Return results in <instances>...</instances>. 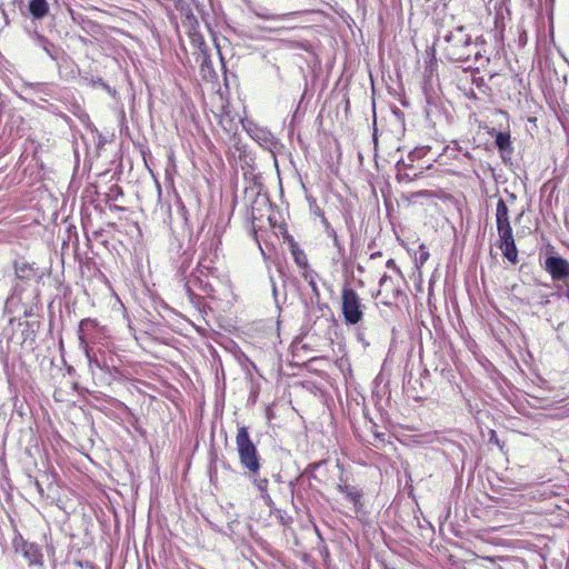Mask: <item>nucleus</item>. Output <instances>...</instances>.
<instances>
[{
	"instance_id": "nucleus-1",
	"label": "nucleus",
	"mask_w": 569,
	"mask_h": 569,
	"mask_svg": "<svg viewBox=\"0 0 569 569\" xmlns=\"http://www.w3.org/2000/svg\"><path fill=\"white\" fill-rule=\"evenodd\" d=\"M220 239L216 234H212L208 247L210 252L200 257L197 269L189 276V278L181 279L183 281V288L189 298V301L199 310L203 307V299L193 290L199 289L208 297H213L216 290L210 281V278L214 277L217 271L213 264L214 259L218 256L217 251ZM201 247L203 251H207V246L204 242L201 243Z\"/></svg>"
},
{
	"instance_id": "nucleus-2",
	"label": "nucleus",
	"mask_w": 569,
	"mask_h": 569,
	"mask_svg": "<svg viewBox=\"0 0 569 569\" xmlns=\"http://www.w3.org/2000/svg\"><path fill=\"white\" fill-rule=\"evenodd\" d=\"M443 41L446 42L445 53L447 58L456 62H469L477 43L471 42V37L466 33L462 26L448 31Z\"/></svg>"
},
{
	"instance_id": "nucleus-3",
	"label": "nucleus",
	"mask_w": 569,
	"mask_h": 569,
	"mask_svg": "<svg viewBox=\"0 0 569 569\" xmlns=\"http://www.w3.org/2000/svg\"><path fill=\"white\" fill-rule=\"evenodd\" d=\"M236 446L241 467L249 471L252 476L258 475L261 469V459L256 445L250 438L247 427H238Z\"/></svg>"
},
{
	"instance_id": "nucleus-4",
	"label": "nucleus",
	"mask_w": 569,
	"mask_h": 569,
	"mask_svg": "<svg viewBox=\"0 0 569 569\" xmlns=\"http://www.w3.org/2000/svg\"><path fill=\"white\" fill-rule=\"evenodd\" d=\"M97 326V321L90 318L80 321L78 329L79 346L83 349L91 369L97 368L100 370H107L108 367L106 361H101L94 353L93 348L89 347L91 331L94 330Z\"/></svg>"
},
{
	"instance_id": "nucleus-5",
	"label": "nucleus",
	"mask_w": 569,
	"mask_h": 569,
	"mask_svg": "<svg viewBox=\"0 0 569 569\" xmlns=\"http://www.w3.org/2000/svg\"><path fill=\"white\" fill-rule=\"evenodd\" d=\"M363 305L359 295L349 287L341 292V311L347 325H357L363 318Z\"/></svg>"
},
{
	"instance_id": "nucleus-6",
	"label": "nucleus",
	"mask_w": 569,
	"mask_h": 569,
	"mask_svg": "<svg viewBox=\"0 0 569 569\" xmlns=\"http://www.w3.org/2000/svg\"><path fill=\"white\" fill-rule=\"evenodd\" d=\"M543 268L553 281H561L562 284L569 281V261L565 258L550 254L546 258Z\"/></svg>"
},
{
	"instance_id": "nucleus-7",
	"label": "nucleus",
	"mask_w": 569,
	"mask_h": 569,
	"mask_svg": "<svg viewBox=\"0 0 569 569\" xmlns=\"http://www.w3.org/2000/svg\"><path fill=\"white\" fill-rule=\"evenodd\" d=\"M379 287L378 296L383 297L381 303L385 306L393 305L401 295V290L393 283V279L388 274L381 277Z\"/></svg>"
},
{
	"instance_id": "nucleus-8",
	"label": "nucleus",
	"mask_w": 569,
	"mask_h": 569,
	"mask_svg": "<svg viewBox=\"0 0 569 569\" xmlns=\"http://www.w3.org/2000/svg\"><path fill=\"white\" fill-rule=\"evenodd\" d=\"M496 223L498 236L512 233V228L509 220V209L503 199H499L496 208Z\"/></svg>"
},
{
	"instance_id": "nucleus-9",
	"label": "nucleus",
	"mask_w": 569,
	"mask_h": 569,
	"mask_svg": "<svg viewBox=\"0 0 569 569\" xmlns=\"http://www.w3.org/2000/svg\"><path fill=\"white\" fill-rule=\"evenodd\" d=\"M253 140H256L262 148L272 151L277 144V138L266 128L254 127L249 130Z\"/></svg>"
},
{
	"instance_id": "nucleus-10",
	"label": "nucleus",
	"mask_w": 569,
	"mask_h": 569,
	"mask_svg": "<svg viewBox=\"0 0 569 569\" xmlns=\"http://www.w3.org/2000/svg\"><path fill=\"white\" fill-rule=\"evenodd\" d=\"M499 248L502 250L503 257L511 263L518 262V249L513 239V233L500 234Z\"/></svg>"
},
{
	"instance_id": "nucleus-11",
	"label": "nucleus",
	"mask_w": 569,
	"mask_h": 569,
	"mask_svg": "<svg viewBox=\"0 0 569 569\" xmlns=\"http://www.w3.org/2000/svg\"><path fill=\"white\" fill-rule=\"evenodd\" d=\"M23 557L27 559L30 566L42 565V553L40 548L34 543H24L22 547Z\"/></svg>"
},
{
	"instance_id": "nucleus-12",
	"label": "nucleus",
	"mask_w": 569,
	"mask_h": 569,
	"mask_svg": "<svg viewBox=\"0 0 569 569\" xmlns=\"http://www.w3.org/2000/svg\"><path fill=\"white\" fill-rule=\"evenodd\" d=\"M29 12L34 20H41L49 13V3L47 0H30Z\"/></svg>"
},
{
	"instance_id": "nucleus-13",
	"label": "nucleus",
	"mask_w": 569,
	"mask_h": 569,
	"mask_svg": "<svg viewBox=\"0 0 569 569\" xmlns=\"http://www.w3.org/2000/svg\"><path fill=\"white\" fill-rule=\"evenodd\" d=\"M14 270L17 277L21 280H29L36 276V268L33 263H29L23 259L16 261Z\"/></svg>"
},
{
	"instance_id": "nucleus-14",
	"label": "nucleus",
	"mask_w": 569,
	"mask_h": 569,
	"mask_svg": "<svg viewBox=\"0 0 569 569\" xmlns=\"http://www.w3.org/2000/svg\"><path fill=\"white\" fill-rule=\"evenodd\" d=\"M181 27L184 29V32L187 34L191 33L192 31L199 30V21L191 9H187L182 13Z\"/></svg>"
},
{
	"instance_id": "nucleus-15",
	"label": "nucleus",
	"mask_w": 569,
	"mask_h": 569,
	"mask_svg": "<svg viewBox=\"0 0 569 569\" xmlns=\"http://www.w3.org/2000/svg\"><path fill=\"white\" fill-rule=\"evenodd\" d=\"M34 43L40 47L51 59H56L54 50L56 47L52 42H50L41 33L34 32L33 34Z\"/></svg>"
},
{
	"instance_id": "nucleus-16",
	"label": "nucleus",
	"mask_w": 569,
	"mask_h": 569,
	"mask_svg": "<svg viewBox=\"0 0 569 569\" xmlns=\"http://www.w3.org/2000/svg\"><path fill=\"white\" fill-rule=\"evenodd\" d=\"M495 143L500 152L505 153H511L512 152V146H511V139L509 132H498L495 137Z\"/></svg>"
},
{
	"instance_id": "nucleus-17",
	"label": "nucleus",
	"mask_w": 569,
	"mask_h": 569,
	"mask_svg": "<svg viewBox=\"0 0 569 569\" xmlns=\"http://www.w3.org/2000/svg\"><path fill=\"white\" fill-rule=\"evenodd\" d=\"M338 490L346 496V498L357 506L360 502L361 493L355 487L348 485H339Z\"/></svg>"
},
{
	"instance_id": "nucleus-18",
	"label": "nucleus",
	"mask_w": 569,
	"mask_h": 569,
	"mask_svg": "<svg viewBox=\"0 0 569 569\" xmlns=\"http://www.w3.org/2000/svg\"><path fill=\"white\" fill-rule=\"evenodd\" d=\"M302 277L308 282L315 297L318 299L320 297V292H319V288L317 286V278H318L317 272H315L313 270L307 269L302 272Z\"/></svg>"
},
{
	"instance_id": "nucleus-19",
	"label": "nucleus",
	"mask_w": 569,
	"mask_h": 569,
	"mask_svg": "<svg viewBox=\"0 0 569 569\" xmlns=\"http://www.w3.org/2000/svg\"><path fill=\"white\" fill-rule=\"evenodd\" d=\"M190 39L192 46L199 50V52L207 50V44L204 41L203 36L200 33V31H192L191 33L187 34Z\"/></svg>"
},
{
	"instance_id": "nucleus-20",
	"label": "nucleus",
	"mask_w": 569,
	"mask_h": 569,
	"mask_svg": "<svg viewBox=\"0 0 569 569\" xmlns=\"http://www.w3.org/2000/svg\"><path fill=\"white\" fill-rule=\"evenodd\" d=\"M252 482L257 487V489L261 492L262 498H269V495H268L269 480L267 478H261L258 475H256V476H253Z\"/></svg>"
},
{
	"instance_id": "nucleus-21",
	"label": "nucleus",
	"mask_w": 569,
	"mask_h": 569,
	"mask_svg": "<svg viewBox=\"0 0 569 569\" xmlns=\"http://www.w3.org/2000/svg\"><path fill=\"white\" fill-rule=\"evenodd\" d=\"M292 254H293V258H295V262L300 268H303L305 270H307L308 269V259H307L306 253L301 249H299V248H293L292 249Z\"/></svg>"
},
{
	"instance_id": "nucleus-22",
	"label": "nucleus",
	"mask_w": 569,
	"mask_h": 569,
	"mask_svg": "<svg viewBox=\"0 0 569 569\" xmlns=\"http://www.w3.org/2000/svg\"><path fill=\"white\" fill-rule=\"evenodd\" d=\"M197 60L200 61L202 69H204V68L211 69L212 62H211L208 49L199 52Z\"/></svg>"
},
{
	"instance_id": "nucleus-23",
	"label": "nucleus",
	"mask_w": 569,
	"mask_h": 569,
	"mask_svg": "<svg viewBox=\"0 0 569 569\" xmlns=\"http://www.w3.org/2000/svg\"><path fill=\"white\" fill-rule=\"evenodd\" d=\"M319 217H320V221L323 227V230H325V232H327L328 230H330L332 228V226L326 218L325 212L322 210H319Z\"/></svg>"
},
{
	"instance_id": "nucleus-24",
	"label": "nucleus",
	"mask_w": 569,
	"mask_h": 569,
	"mask_svg": "<svg viewBox=\"0 0 569 569\" xmlns=\"http://www.w3.org/2000/svg\"><path fill=\"white\" fill-rule=\"evenodd\" d=\"M333 246L336 247L338 254L342 258L346 253V249L342 244V242L339 240V237L332 240Z\"/></svg>"
},
{
	"instance_id": "nucleus-25",
	"label": "nucleus",
	"mask_w": 569,
	"mask_h": 569,
	"mask_svg": "<svg viewBox=\"0 0 569 569\" xmlns=\"http://www.w3.org/2000/svg\"><path fill=\"white\" fill-rule=\"evenodd\" d=\"M270 281H271V287H272V295H273V298H274L276 303L278 305V303H279V299H278V290H277L276 282H274V280H273V278H272V277H270Z\"/></svg>"
},
{
	"instance_id": "nucleus-26",
	"label": "nucleus",
	"mask_w": 569,
	"mask_h": 569,
	"mask_svg": "<svg viewBox=\"0 0 569 569\" xmlns=\"http://www.w3.org/2000/svg\"><path fill=\"white\" fill-rule=\"evenodd\" d=\"M473 54V62L475 64L480 62V60L482 59V56L480 53V51L478 50V47L476 49H473L471 56Z\"/></svg>"
},
{
	"instance_id": "nucleus-27",
	"label": "nucleus",
	"mask_w": 569,
	"mask_h": 569,
	"mask_svg": "<svg viewBox=\"0 0 569 569\" xmlns=\"http://www.w3.org/2000/svg\"><path fill=\"white\" fill-rule=\"evenodd\" d=\"M428 257H429L428 251H426L423 249V247H421V252H420V261H421V263L425 262L428 259Z\"/></svg>"
},
{
	"instance_id": "nucleus-28",
	"label": "nucleus",
	"mask_w": 569,
	"mask_h": 569,
	"mask_svg": "<svg viewBox=\"0 0 569 569\" xmlns=\"http://www.w3.org/2000/svg\"><path fill=\"white\" fill-rule=\"evenodd\" d=\"M386 266H387V268H392V269L397 270V272L400 273V270L397 268L396 262H395L393 259H389L387 261Z\"/></svg>"
},
{
	"instance_id": "nucleus-29",
	"label": "nucleus",
	"mask_w": 569,
	"mask_h": 569,
	"mask_svg": "<svg viewBox=\"0 0 569 569\" xmlns=\"http://www.w3.org/2000/svg\"><path fill=\"white\" fill-rule=\"evenodd\" d=\"M326 234H327L330 239H332V240H333V239H336V238L338 237V234H337V232H336V230H335L333 228H331L330 230H328V231L326 232Z\"/></svg>"
},
{
	"instance_id": "nucleus-30",
	"label": "nucleus",
	"mask_w": 569,
	"mask_h": 569,
	"mask_svg": "<svg viewBox=\"0 0 569 569\" xmlns=\"http://www.w3.org/2000/svg\"><path fill=\"white\" fill-rule=\"evenodd\" d=\"M286 14H282V16H272V17H267L268 19H273V20H282L284 19Z\"/></svg>"
},
{
	"instance_id": "nucleus-31",
	"label": "nucleus",
	"mask_w": 569,
	"mask_h": 569,
	"mask_svg": "<svg viewBox=\"0 0 569 569\" xmlns=\"http://www.w3.org/2000/svg\"><path fill=\"white\" fill-rule=\"evenodd\" d=\"M379 256H381V252H379V251H378V252L372 253V254L370 256V258H371V259H375V258H377V257H379Z\"/></svg>"
},
{
	"instance_id": "nucleus-32",
	"label": "nucleus",
	"mask_w": 569,
	"mask_h": 569,
	"mask_svg": "<svg viewBox=\"0 0 569 569\" xmlns=\"http://www.w3.org/2000/svg\"><path fill=\"white\" fill-rule=\"evenodd\" d=\"M357 269H358V271H360V272H363V270H365V269H363V267H362V266H360V264H358Z\"/></svg>"
},
{
	"instance_id": "nucleus-33",
	"label": "nucleus",
	"mask_w": 569,
	"mask_h": 569,
	"mask_svg": "<svg viewBox=\"0 0 569 569\" xmlns=\"http://www.w3.org/2000/svg\"><path fill=\"white\" fill-rule=\"evenodd\" d=\"M319 210H321V209H320V208H318V207H317V208H316V210H315V214H317L318 217H319Z\"/></svg>"
},
{
	"instance_id": "nucleus-34",
	"label": "nucleus",
	"mask_w": 569,
	"mask_h": 569,
	"mask_svg": "<svg viewBox=\"0 0 569 569\" xmlns=\"http://www.w3.org/2000/svg\"><path fill=\"white\" fill-rule=\"evenodd\" d=\"M465 157H467V158L471 159V154H470L469 152H466V153H465Z\"/></svg>"
},
{
	"instance_id": "nucleus-35",
	"label": "nucleus",
	"mask_w": 569,
	"mask_h": 569,
	"mask_svg": "<svg viewBox=\"0 0 569 569\" xmlns=\"http://www.w3.org/2000/svg\"><path fill=\"white\" fill-rule=\"evenodd\" d=\"M510 199L511 200H515L516 199V196L513 193H510Z\"/></svg>"
},
{
	"instance_id": "nucleus-36",
	"label": "nucleus",
	"mask_w": 569,
	"mask_h": 569,
	"mask_svg": "<svg viewBox=\"0 0 569 569\" xmlns=\"http://www.w3.org/2000/svg\"><path fill=\"white\" fill-rule=\"evenodd\" d=\"M181 211L184 214L186 209H184V207L182 204H181Z\"/></svg>"
}]
</instances>
